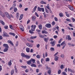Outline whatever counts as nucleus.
<instances>
[{"label": "nucleus", "instance_id": "obj_15", "mask_svg": "<svg viewBox=\"0 0 75 75\" xmlns=\"http://www.w3.org/2000/svg\"><path fill=\"white\" fill-rule=\"evenodd\" d=\"M0 15L2 17H4V15L3 14V12H1V11H0Z\"/></svg>", "mask_w": 75, "mask_h": 75}, {"label": "nucleus", "instance_id": "obj_30", "mask_svg": "<svg viewBox=\"0 0 75 75\" xmlns=\"http://www.w3.org/2000/svg\"><path fill=\"white\" fill-rule=\"evenodd\" d=\"M30 57L28 55H26L25 56V58H27V59H29V58H30Z\"/></svg>", "mask_w": 75, "mask_h": 75}, {"label": "nucleus", "instance_id": "obj_50", "mask_svg": "<svg viewBox=\"0 0 75 75\" xmlns=\"http://www.w3.org/2000/svg\"><path fill=\"white\" fill-rule=\"evenodd\" d=\"M62 74L63 75H67V73H65V72H63L62 73Z\"/></svg>", "mask_w": 75, "mask_h": 75}, {"label": "nucleus", "instance_id": "obj_55", "mask_svg": "<svg viewBox=\"0 0 75 75\" xmlns=\"http://www.w3.org/2000/svg\"><path fill=\"white\" fill-rule=\"evenodd\" d=\"M36 31H37V32H38V33H40V32H41V30L37 29Z\"/></svg>", "mask_w": 75, "mask_h": 75}, {"label": "nucleus", "instance_id": "obj_64", "mask_svg": "<svg viewBox=\"0 0 75 75\" xmlns=\"http://www.w3.org/2000/svg\"><path fill=\"white\" fill-rule=\"evenodd\" d=\"M62 41V39H61L59 40V44H60V43H61V42Z\"/></svg>", "mask_w": 75, "mask_h": 75}, {"label": "nucleus", "instance_id": "obj_63", "mask_svg": "<svg viewBox=\"0 0 75 75\" xmlns=\"http://www.w3.org/2000/svg\"><path fill=\"white\" fill-rule=\"evenodd\" d=\"M43 15L44 16V17L45 18V17H46V14H45V12L43 13Z\"/></svg>", "mask_w": 75, "mask_h": 75}, {"label": "nucleus", "instance_id": "obj_61", "mask_svg": "<svg viewBox=\"0 0 75 75\" xmlns=\"http://www.w3.org/2000/svg\"><path fill=\"white\" fill-rule=\"evenodd\" d=\"M61 57L62 58H64V55L63 54H62L61 55Z\"/></svg>", "mask_w": 75, "mask_h": 75}, {"label": "nucleus", "instance_id": "obj_49", "mask_svg": "<svg viewBox=\"0 0 75 75\" xmlns=\"http://www.w3.org/2000/svg\"><path fill=\"white\" fill-rule=\"evenodd\" d=\"M35 15L38 17H39V16L38 15V13L37 12H35Z\"/></svg>", "mask_w": 75, "mask_h": 75}, {"label": "nucleus", "instance_id": "obj_54", "mask_svg": "<svg viewBox=\"0 0 75 75\" xmlns=\"http://www.w3.org/2000/svg\"><path fill=\"white\" fill-rule=\"evenodd\" d=\"M40 44H37L36 45V47H37V48H39V47H40Z\"/></svg>", "mask_w": 75, "mask_h": 75}, {"label": "nucleus", "instance_id": "obj_29", "mask_svg": "<svg viewBox=\"0 0 75 75\" xmlns=\"http://www.w3.org/2000/svg\"><path fill=\"white\" fill-rule=\"evenodd\" d=\"M65 13L66 14V16L67 17H69V14L68 13V12H66Z\"/></svg>", "mask_w": 75, "mask_h": 75}, {"label": "nucleus", "instance_id": "obj_45", "mask_svg": "<svg viewBox=\"0 0 75 75\" xmlns=\"http://www.w3.org/2000/svg\"><path fill=\"white\" fill-rule=\"evenodd\" d=\"M32 20L33 21H35V18L33 16L32 18Z\"/></svg>", "mask_w": 75, "mask_h": 75}, {"label": "nucleus", "instance_id": "obj_4", "mask_svg": "<svg viewBox=\"0 0 75 75\" xmlns=\"http://www.w3.org/2000/svg\"><path fill=\"white\" fill-rule=\"evenodd\" d=\"M44 41L46 42H47L48 40H49V38L48 37L47 38H44L43 39Z\"/></svg>", "mask_w": 75, "mask_h": 75}, {"label": "nucleus", "instance_id": "obj_57", "mask_svg": "<svg viewBox=\"0 0 75 75\" xmlns=\"http://www.w3.org/2000/svg\"><path fill=\"white\" fill-rule=\"evenodd\" d=\"M66 20L67 21H69L70 22H71V19H66Z\"/></svg>", "mask_w": 75, "mask_h": 75}, {"label": "nucleus", "instance_id": "obj_42", "mask_svg": "<svg viewBox=\"0 0 75 75\" xmlns=\"http://www.w3.org/2000/svg\"><path fill=\"white\" fill-rule=\"evenodd\" d=\"M14 12H16V11H17V8H14Z\"/></svg>", "mask_w": 75, "mask_h": 75}, {"label": "nucleus", "instance_id": "obj_39", "mask_svg": "<svg viewBox=\"0 0 75 75\" xmlns=\"http://www.w3.org/2000/svg\"><path fill=\"white\" fill-rule=\"evenodd\" d=\"M61 69H63V68H64V65L62 64L60 66Z\"/></svg>", "mask_w": 75, "mask_h": 75}, {"label": "nucleus", "instance_id": "obj_13", "mask_svg": "<svg viewBox=\"0 0 75 75\" xmlns=\"http://www.w3.org/2000/svg\"><path fill=\"white\" fill-rule=\"evenodd\" d=\"M66 39H67L68 40H71V38L70 37V35H67V38L66 37Z\"/></svg>", "mask_w": 75, "mask_h": 75}, {"label": "nucleus", "instance_id": "obj_58", "mask_svg": "<svg viewBox=\"0 0 75 75\" xmlns=\"http://www.w3.org/2000/svg\"><path fill=\"white\" fill-rule=\"evenodd\" d=\"M45 11H46V12L47 13H49V11L47 9H45Z\"/></svg>", "mask_w": 75, "mask_h": 75}, {"label": "nucleus", "instance_id": "obj_32", "mask_svg": "<svg viewBox=\"0 0 75 75\" xmlns=\"http://www.w3.org/2000/svg\"><path fill=\"white\" fill-rule=\"evenodd\" d=\"M12 63H11V60H10V62H8V65L10 66H11V65H12Z\"/></svg>", "mask_w": 75, "mask_h": 75}, {"label": "nucleus", "instance_id": "obj_31", "mask_svg": "<svg viewBox=\"0 0 75 75\" xmlns=\"http://www.w3.org/2000/svg\"><path fill=\"white\" fill-rule=\"evenodd\" d=\"M30 66L32 67H36V65L34 64H32Z\"/></svg>", "mask_w": 75, "mask_h": 75}, {"label": "nucleus", "instance_id": "obj_62", "mask_svg": "<svg viewBox=\"0 0 75 75\" xmlns=\"http://www.w3.org/2000/svg\"><path fill=\"white\" fill-rule=\"evenodd\" d=\"M43 12H44V8H42L41 11Z\"/></svg>", "mask_w": 75, "mask_h": 75}, {"label": "nucleus", "instance_id": "obj_53", "mask_svg": "<svg viewBox=\"0 0 75 75\" xmlns=\"http://www.w3.org/2000/svg\"><path fill=\"white\" fill-rule=\"evenodd\" d=\"M52 25H54L55 24V23L54 21H53L52 23Z\"/></svg>", "mask_w": 75, "mask_h": 75}, {"label": "nucleus", "instance_id": "obj_28", "mask_svg": "<svg viewBox=\"0 0 75 75\" xmlns=\"http://www.w3.org/2000/svg\"><path fill=\"white\" fill-rule=\"evenodd\" d=\"M39 36L41 38H44V36L42 35L41 34H39Z\"/></svg>", "mask_w": 75, "mask_h": 75}, {"label": "nucleus", "instance_id": "obj_47", "mask_svg": "<svg viewBox=\"0 0 75 75\" xmlns=\"http://www.w3.org/2000/svg\"><path fill=\"white\" fill-rule=\"evenodd\" d=\"M9 27L11 29V30H13V27L12 25H9Z\"/></svg>", "mask_w": 75, "mask_h": 75}, {"label": "nucleus", "instance_id": "obj_24", "mask_svg": "<svg viewBox=\"0 0 75 75\" xmlns=\"http://www.w3.org/2000/svg\"><path fill=\"white\" fill-rule=\"evenodd\" d=\"M30 60L31 61V62H32L33 63V64L35 63V59H31Z\"/></svg>", "mask_w": 75, "mask_h": 75}, {"label": "nucleus", "instance_id": "obj_33", "mask_svg": "<svg viewBox=\"0 0 75 75\" xmlns=\"http://www.w3.org/2000/svg\"><path fill=\"white\" fill-rule=\"evenodd\" d=\"M37 38V36H31L30 37V38L31 39H35V38Z\"/></svg>", "mask_w": 75, "mask_h": 75}, {"label": "nucleus", "instance_id": "obj_56", "mask_svg": "<svg viewBox=\"0 0 75 75\" xmlns=\"http://www.w3.org/2000/svg\"><path fill=\"white\" fill-rule=\"evenodd\" d=\"M61 71L60 70H59L58 71V74H61Z\"/></svg>", "mask_w": 75, "mask_h": 75}, {"label": "nucleus", "instance_id": "obj_19", "mask_svg": "<svg viewBox=\"0 0 75 75\" xmlns=\"http://www.w3.org/2000/svg\"><path fill=\"white\" fill-rule=\"evenodd\" d=\"M40 30H42V25L40 24L38 26Z\"/></svg>", "mask_w": 75, "mask_h": 75}, {"label": "nucleus", "instance_id": "obj_25", "mask_svg": "<svg viewBox=\"0 0 75 75\" xmlns=\"http://www.w3.org/2000/svg\"><path fill=\"white\" fill-rule=\"evenodd\" d=\"M9 34L10 35H13L14 37L16 35V34L14 33H9Z\"/></svg>", "mask_w": 75, "mask_h": 75}, {"label": "nucleus", "instance_id": "obj_35", "mask_svg": "<svg viewBox=\"0 0 75 75\" xmlns=\"http://www.w3.org/2000/svg\"><path fill=\"white\" fill-rule=\"evenodd\" d=\"M45 61L46 62H49V61H50V58H46Z\"/></svg>", "mask_w": 75, "mask_h": 75}, {"label": "nucleus", "instance_id": "obj_36", "mask_svg": "<svg viewBox=\"0 0 75 75\" xmlns=\"http://www.w3.org/2000/svg\"><path fill=\"white\" fill-rule=\"evenodd\" d=\"M50 50L51 51H55V49H54V48L53 47H51Z\"/></svg>", "mask_w": 75, "mask_h": 75}, {"label": "nucleus", "instance_id": "obj_10", "mask_svg": "<svg viewBox=\"0 0 75 75\" xmlns=\"http://www.w3.org/2000/svg\"><path fill=\"white\" fill-rule=\"evenodd\" d=\"M42 34H48V32L45 30L42 31Z\"/></svg>", "mask_w": 75, "mask_h": 75}, {"label": "nucleus", "instance_id": "obj_34", "mask_svg": "<svg viewBox=\"0 0 75 75\" xmlns=\"http://www.w3.org/2000/svg\"><path fill=\"white\" fill-rule=\"evenodd\" d=\"M42 8H40V7H38V10L39 11H41Z\"/></svg>", "mask_w": 75, "mask_h": 75}, {"label": "nucleus", "instance_id": "obj_46", "mask_svg": "<svg viewBox=\"0 0 75 75\" xmlns=\"http://www.w3.org/2000/svg\"><path fill=\"white\" fill-rule=\"evenodd\" d=\"M47 8L49 10H50V7H49V4H47Z\"/></svg>", "mask_w": 75, "mask_h": 75}, {"label": "nucleus", "instance_id": "obj_26", "mask_svg": "<svg viewBox=\"0 0 75 75\" xmlns=\"http://www.w3.org/2000/svg\"><path fill=\"white\" fill-rule=\"evenodd\" d=\"M8 50V48H5V49H4V52H7Z\"/></svg>", "mask_w": 75, "mask_h": 75}, {"label": "nucleus", "instance_id": "obj_20", "mask_svg": "<svg viewBox=\"0 0 75 75\" xmlns=\"http://www.w3.org/2000/svg\"><path fill=\"white\" fill-rule=\"evenodd\" d=\"M23 17V14H22L21 15L20 17L19 20H22Z\"/></svg>", "mask_w": 75, "mask_h": 75}, {"label": "nucleus", "instance_id": "obj_37", "mask_svg": "<svg viewBox=\"0 0 75 75\" xmlns=\"http://www.w3.org/2000/svg\"><path fill=\"white\" fill-rule=\"evenodd\" d=\"M21 67L22 68H24V69H26V68H27V66H21Z\"/></svg>", "mask_w": 75, "mask_h": 75}, {"label": "nucleus", "instance_id": "obj_44", "mask_svg": "<svg viewBox=\"0 0 75 75\" xmlns=\"http://www.w3.org/2000/svg\"><path fill=\"white\" fill-rule=\"evenodd\" d=\"M33 30L31 29V30H29V33H30V34H34V32H33Z\"/></svg>", "mask_w": 75, "mask_h": 75}, {"label": "nucleus", "instance_id": "obj_9", "mask_svg": "<svg viewBox=\"0 0 75 75\" xmlns=\"http://www.w3.org/2000/svg\"><path fill=\"white\" fill-rule=\"evenodd\" d=\"M37 6H35L34 8L33 9V10L32 11V13H34L36 11V9H37Z\"/></svg>", "mask_w": 75, "mask_h": 75}, {"label": "nucleus", "instance_id": "obj_7", "mask_svg": "<svg viewBox=\"0 0 75 75\" xmlns=\"http://www.w3.org/2000/svg\"><path fill=\"white\" fill-rule=\"evenodd\" d=\"M68 7L70 10H74V8H73V7H72V6H71V5H69Z\"/></svg>", "mask_w": 75, "mask_h": 75}, {"label": "nucleus", "instance_id": "obj_14", "mask_svg": "<svg viewBox=\"0 0 75 75\" xmlns=\"http://www.w3.org/2000/svg\"><path fill=\"white\" fill-rule=\"evenodd\" d=\"M21 55L22 57L25 58V55H26L24 53H22L21 54Z\"/></svg>", "mask_w": 75, "mask_h": 75}, {"label": "nucleus", "instance_id": "obj_38", "mask_svg": "<svg viewBox=\"0 0 75 75\" xmlns=\"http://www.w3.org/2000/svg\"><path fill=\"white\" fill-rule=\"evenodd\" d=\"M40 3H41V4H47V3H46V2H44L43 1H41Z\"/></svg>", "mask_w": 75, "mask_h": 75}, {"label": "nucleus", "instance_id": "obj_41", "mask_svg": "<svg viewBox=\"0 0 75 75\" xmlns=\"http://www.w3.org/2000/svg\"><path fill=\"white\" fill-rule=\"evenodd\" d=\"M16 17L17 18H18L19 17V13H17L16 14Z\"/></svg>", "mask_w": 75, "mask_h": 75}, {"label": "nucleus", "instance_id": "obj_5", "mask_svg": "<svg viewBox=\"0 0 75 75\" xmlns=\"http://www.w3.org/2000/svg\"><path fill=\"white\" fill-rule=\"evenodd\" d=\"M19 27L21 30L22 31H24V27H23V25H20Z\"/></svg>", "mask_w": 75, "mask_h": 75}, {"label": "nucleus", "instance_id": "obj_8", "mask_svg": "<svg viewBox=\"0 0 75 75\" xmlns=\"http://www.w3.org/2000/svg\"><path fill=\"white\" fill-rule=\"evenodd\" d=\"M3 45L4 47H5V48H8L9 46L8 45V44H4Z\"/></svg>", "mask_w": 75, "mask_h": 75}, {"label": "nucleus", "instance_id": "obj_21", "mask_svg": "<svg viewBox=\"0 0 75 75\" xmlns=\"http://www.w3.org/2000/svg\"><path fill=\"white\" fill-rule=\"evenodd\" d=\"M50 44H52V47L54 46L55 45V44L54 43V42L52 41L50 42Z\"/></svg>", "mask_w": 75, "mask_h": 75}, {"label": "nucleus", "instance_id": "obj_3", "mask_svg": "<svg viewBox=\"0 0 75 75\" xmlns=\"http://www.w3.org/2000/svg\"><path fill=\"white\" fill-rule=\"evenodd\" d=\"M45 27L47 28H51V25L50 23H47L45 25Z\"/></svg>", "mask_w": 75, "mask_h": 75}, {"label": "nucleus", "instance_id": "obj_27", "mask_svg": "<svg viewBox=\"0 0 75 75\" xmlns=\"http://www.w3.org/2000/svg\"><path fill=\"white\" fill-rule=\"evenodd\" d=\"M45 68H46L47 70H48V69H50V67H48V66H47L46 64H45Z\"/></svg>", "mask_w": 75, "mask_h": 75}, {"label": "nucleus", "instance_id": "obj_48", "mask_svg": "<svg viewBox=\"0 0 75 75\" xmlns=\"http://www.w3.org/2000/svg\"><path fill=\"white\" fill-rule=\"evenodd\" d=\"M25 72L27 73L29 72V70L28 69H26L25 70Z\"/></svg>", "mask_w": 75, "mask_h": 75}, {"label": "nucleus", "instance_id": "obj_51", "mask_svg": "<svg viewBox=\"0 0 75 75\" xmlns=\"http://www.w3.org/2000/svg\"><path fill=\"white\" fill-rule=\"evenodd\" d=\"M54 20L56 21H58V19L57 18V17H54Z\"/></svg>", "mask_w": 75, "mask_h": 75}, {"label": "nucleus", "instance_id": "obj_16", "mask_svg": "<svg viewBox=\"0 0 75 75\" xmlns=\"http://www.w3.org/2000/svg\"><path fill=\"white\" fill-rule=\"evenodd\" d=\"M0 23L2 24V25H5V23H4V21L2 20H0Z\"/></svg>", "mask_w": 75, "mask_h": 75}, {"label": "nucleus", "instance_id": "obj_18", "mask_svg": "<svg viewBox=\"0 0 75 75\" xmlns=\"http://www.w3.org/2000/svg\"><path fill=\"white\" fill-rule=\"evenodd\" d=\"M26 51L27 52H30V48L27 47L26 48Z\"/></svg>", "mask_w": 75, "mask_h": 75}, {"label": "nucleus", "instance_id": "obj_12", "mask_svg": "<svg viewBox=\"0 0 75 75\" xmlns=\"http://www.w3.org/2000/svg\"><path fill=\"white\" fill-rule=\"evenodd\" d=\"M26 62L28 65H31V59L28 61H27Z\"/></svg>", "mask_w": 75, "mask_h": 75}, {"label": "nucleus", "instance_id": "obj_17", "mask_svg": "<svg viewBox=\"0 0 75 75\" xmlns=\"http://www.w3.org/2000/svg\"><path fill=\"white\" fill-rule=\"evenodd\" d=\"M36 27L37 26H36V25H34L33 26V28H31V30L33 31H35V28H36Z\"/></svg>", "mask_w": 75, "mask_h": 75}, {"label": "nucleus", "instance_id": "obj_52", "mask_svg": "<svg viewBox=\"0 0 75 75\" xmlns=\"http://www.w3.org/2000/svg\"><path fill=\"white\" fill-rule=\"evenodd\" d=\"M51 71L50 70H48L47 71V73L50 75L51 74Z\"/></svg>", "mask_w": 75, "mask_h": 75}, {"label": "nucleus", "instance_id": "obj_22", "mask_svg": "<svg viewBox=\"0 0 75 75\" xmlns=\"http://www.w3.org/2000/svg\"><path fill=\"white\" fill-rule=\"evenodd\" d=\"M65 45L66 46V44H65V41H64L61 44V45L62 46V45Z\"/></svg>", "mask_w": 75, "mask_h": 75}, {"label": "nucleus", "instance_id": "obj_1", "mask_svg": "<svg viewBox=\"0 0 75 75\" xmlns=\"http://www.w3.org/2000/svg\"><path fill=\"white\" fill-rule=\"evenodd\" d=\"M5 16H6V17H7L8 19H9L10 20L11 19V17H10V16L9 14H8V13L6 12L5 13Z\"/></svg>", "mask_w": 75, "mask_h": 75}, {"label": "nucleus", "instance_id": "obj_2", "mask_svg": "<svg viewBox=\"0 0 75 75\" xmlns=\"http://www.w3.org/2000/svg\"><path fill=\"white\" fill-rule=\"evenodd\" d=\"M2 36L3 37H9V35L7 34V33L5 32H3V35H2Z\"/></svg>", "mask_w": 75, "mask_h": 75}, {"label": "nucleus", "instance_id": "obj_6", "mask_svg": "<svg viewBox=\"0 0 75 75\" xmlns=\"http://www.w3.org/2000/svg\"><path fill=\"white\" fill-rule=\"evenodd\" d=\"M27 46H28V47H33V45L30 44V43H27L26 44Z\"/></svg>", "mask_w": 75, "mask_h": 75}, {"label": "nucleus", "instance_id": "obj_23", "mask_svg": "<svg viewBox=\"0 0 75 75\" xmlns=\"http://www.w3.org/2000/svg\"><path fill=\"white\" fill-rule=\"evenodd\" d=\"M14 73V69H12L11 71V75H13V74Z\"/></svg>", "mask_w": 75, "mask_h": 75}, {"label": "nucleus", "instance_id": "obj_59", "mask_svg": "<svg viewBox=\"0 0 75 75\" xmlns=\"http://www.w3.org/2000/svg\"><path fill=\"white\" fill-rule=\"evenodd\" d=\"M4 28L5 29H8V26H4Z\"/></svg>", "mask_w": 75, "mask_h": 75}, {"label": "nucleus", "instance_id": "obj_11", "mask_svg": "<svg viewBox=\"0 0 75 75\" xmlns=\"http://www.w3.org/2000/svg\"><path fill=\"white\" fill-rule=\"evenodd\" d=\"M8 43H9V44H11V45H12V46H13L14 45L13 43V42L11 40H8Z\"/></svg>", "mask_w": 75, "mask_h": 75}, {"label": "nucleus", "instance_id": "obj_60", "mask_svg": "<svg viewBox=\"0 0 75 75\" xmlns=\"http://www.w3.org/2000/svg\"><path fill=\"white\" fill-rule=\"evenodd\" d=\"M36 57L37 58H40V56L38 55H37Z\"/></svg>", "mask_w": 75, "mask_h": 75}, {"label": "nucleus", "instance_id": "obj_43", "mask_svg": "<svg viewBox=\"0 0 75 75\" xmlns=\"http://www.w3.org/2000/svg\"><path fill=\"white\" fill-rule=\"evenodd\" d=\"M54 59L55 61H57L58 59V58L57 56H55V57Z\"/></svg>", "mask_w": 75, "mask_h": 75}, {"label": "nucleus", "instance_id": "obj_40", "mask_svg": "<svg viewBox=\"0 0 75 75\" xmlns=\"http://www.w3.org/2000/svg\"><path fill=\"white\" fill-rule=\"evenodd\" d=\"M59 16L60 17H63V13H61L59 14Z\"/></svg>", "mask_w": 75, "mask_h": 75}]
</instances>
